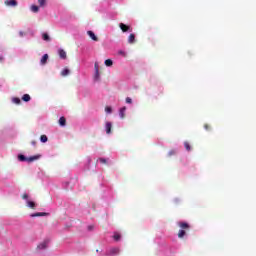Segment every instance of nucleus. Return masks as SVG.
<instances>
[{
  "label": "nucleus",
  "mask_w": 256,
  "mask_h": 256,
  "mask_svg": "<svg viewBox=\"0 0 256 256\" xmlns=\"http://www.w3.org/2000/svg\"><path fill=\"white\" fill-rule=\"evenodd\" d=\"M45 1L46 0H38L40 7H43L45 5Z\"/></svg>",
  "instance_id": "obj_28"
},
{
  "label": "nucleus",
  "mask_w": 256,
  "mask_h": 256,
  "mask_svg": "<svg viewBox=\"0 0 256 256\" xmlns=\"http://www.w3.org/2000/svg\"><path fill=\"white\" fill-rule=\"evenodd\" d=\"M4 59L5 58L3 56H0V63H3Z\"/></svg>",
  "instance_id": "obj_33"
},
{
  "label": "nucleus",
  "mask_w": 256,
  "mask_h": 256,
  "mask_svg": "<svg viewBox=\"0 0 256 256\" xmlns=\"http://www.w3.org/2000/svg\"><path fill=\"white\" fill-rule=\"evenodd\" d=\"M178 225L180 228H182V230L178 232V237L179 239H183L187 234V232H185V229H189V224H187L186 222H180L178 223Z\"/></svg>",
  "instance_id": "obj_1"
},
{
  "label": "nucleus",
  "mask_w": 256,
  "mask_h": 256,
  "mask_svg": "<svg viewBox=\"0 0 256 256\" xmlns=\"http://www.w3.org/2000/svg\"><path fill=\"white\" fill-rule=\"evenodd\" d=\"M27 207H29L30 209H35L37 205L33 201H27Z\"/></svg>",
  "instance_id": "obj_17"
},
{
  "label": "nucleus",
  "mask_w": 256,
  "mask_h": 256,
  "mask_svg": "<svg viewBox=\"0 0 256 256\" xmlns=\"http://www.w3.org/2000/svg\"><path fill=\"white\" fill-rule=\"evenodd\" d=\"M12 102L15 103V105H21V99L18 97H14L12 99Z\"/></svg>",
  "instance_id": "obj_19"
},
{
  "label": "nucleus",
  "mask_w": 256,
  "mask_h": 256,
  "mask_svg": "<svg viewBox=\"0 0 256 256\" xmlns=\"http://www.w3.org/2000/svg\"><path fill=\"white\" fill-rule=\"evenodd\" d=\"M49 59L48 54H44L42 59L40 60L41 65H45L47 63V60Z\"/></svg>",
  "instance_id": "obj_12"
},
{
  "label": "nucleus",
  "mask_w": 256,
  "mask_h": 256,
  "mask_svg": "<svg viewBox=\"0 0 256 256\" xmlns=\"http://www.w3.org/2000/svg\"><path fill=\"white\" fill-rule=\"evenodd\" d=\"M94 68H95V78L99 79V65L95 63Z\"/></svg>",
  "instance_id": "obj_15"
},
{
  "label": "nucleus",
  "mask_w": 256,
  "mask_h": 256,
  "mask_svg": "<svg viewBox=\"0 0 256 256\" xmlns=\"http://www.w3.org/2000/svg\"><path fill=\"white\" fill-rule=\"evenodd\" d=\"M22 199H29V195L23 194V195H22Z\"/></svg>",
  "instance_id": "obj_31"
},
{
  "label": "nucleus",
  "mask_w": 256,
  "mask_h": 256,
  "mask_svg": "<svg viewBox=\"0 0 256 256\" xmlns=\"http://www.w3.org/2000/svg\"><path fill=\"white\" fill-rule=\"evenodd\" d=\"M47 215H49V213L47 212H37V213L31 214L30 217H47Z\"/></svg>",
  "instance_id": "obj_7"
},
{
  "label": "nucleus",
  "mask_w": 256,
  "mask_h": 256,
  "mask_svg": "<svg viewBox=\"0 0 256 256\" xmlns=\"http://www.w3.org/2000/svg\"><path fill=\"white\" fill-rule=\"evenodd\" d=\"M40 141H41L42 143H47V141H48L47 135H41Z\"/></svg>",
  "instance_id": "obj_22"
},
{
  "label": "nucleus",
  "mask_w": 256,
  "mask_h": 256,
  "mask_svg": "<svg viewBox=\"0 0 256 256\" xmlns=\"http://www.w3.org/2000/svg\"><path fill=\"white\" fill-rule=\"evenodd\" d=\"M111 131H112L111 129H107L106 130L107 135L111 134Z\"/></svg>",
  "instance_id": "obj_34"
},
{
  "label": "nucleus",
  "mask_w": 256,
  "mask_h": 256,
  "mask_svg": "<svg viewBox=\"0 0 256 256\" xmlns=\"http://www.w3.org/2000/svg\"><path fill=\"white\" fill-rule=\"evenodd\" d=\"M184 147L186 151H191V145L189 144V142H184Z\"/></svg>",
  "instance_id": "obj_24"
},
{
  "label": "nucleus",
  "mask_w": 256,
  "mask_h": 256,
  "mask_svg": "<svg viewBox=\"0 0 256 256\" xmlns=\"http://www.w3.org/2000/svg\"><path fill=\"white\" fill-rule=\"evenodd\" d=\"M104 63L106 65V67H112L113 66V60H111V59L105 60Z\"/></svg>",
  "instance_id": "obj_18"
},
{
  "label": "nucleus",
  "mask_w": 256,
  "mask_h": 256,
  "mask_svg": "<svg viewBox=\"0 0 256 256\" xmlns=\"http://www.w3.org/2000/svg\"><path fill=\"white\" fill-rule=\"evenodd\" d=\"M70 73L71 71L68 68H65L64 70L61 71V76L67 77V75H69Z\"/></svg>",
  "instance_id": "obj_14"
},
{
  "label": "nucleus",
  "mask_w": 256,
  "mask_h": 256,
  "mask_svg": "<svg viewBox=\"0 0 256 256\" xmlns=\"http://www.w3.org/2000/svg\"><path fill=\"white\" fill-rule=\"evenodd\" d=\"M39 157H40L39 155H35V156H31V157L27 158V157H25V155H22V154L18 155V159L20 161H28L29 163H33V161H37V159H39Z\"/></svg>",
  "instance_id": "obj_2"
},
{
  "label": "nucleus",
  "mask_w": 256,
  "mask_h": 256,
  "mask_svg": "<svg viewBox=\"0 0 256 256\" xmlns=\"http://www.w3.org/2000/svg\"><path fill=\"white\" fill-rule=\"evenodd\" d=\"M93 229H95V226H94V225H89V226H88V231H93Z\"/></svg>",
  "instance_id": "obj_30"
},
{
  "label": "nucleus",
  "mask_w": 256,
  "mask_h": 256,
  "mask_svg": "<svg viewBox=\"0 0 256 256\" xmlns=\"http://www.w3.org/2000/svg\"><path fill=\"white\" fill-rule=\"evenodd\" d=\"M119 27L123 33H127V31H131V26H127L126 24L120 23Z\"/></svg>",
  "instance_id": "obj_4"
},
{
  "label": "nucleus",
  "mask_w": 256,
  "mask_h": 256,
  "mask_svg": "<svg viewBox=\"0 0 256 256\" xmlns=\"http://www.w3.org/2000/svg\"><path fill=\"white\" fill-rule=\"evenodd\" d=\"M119 253H121V249H119L118 247H113L106 252V256H115L119 255Z\"/></svg>",
  "instance_id": "obj_3"
},
{
  "label": "nucleus",
  "mask_w": 256,
  "mask_h": 256,
  "mask_svg": "<svg viewBox=\"0 0 256 256\" xmlns=\"http://www.w3.org/2000/svg\"><path fill=\"white\" fill-rule=\"evenodd\" d=\"M42 39L44 41H51V38L49 37V34H47V33H43L42 34Z\"/></svg>",
  "instance_id": "obj_21"
},
{
  "label": "nucleus",
  "mask_w": 256,
  "mask_h": 256,
  "mask_svg": "<svg viewBox=\"0 0 256 256\" xmlns=\"http://www.w3.org/2000/svg\"><path fill=\"white\" fill-rule=\"evenodd\" d=\"M19 35H20V37H23V35H25V32L20 31V32H19Z\"/></svg>",
  "instance_id": "obj_32"
},
{
  "label": "nucleus",
  "mask_w": 256,
  "mask_h": 256,
  "mask_svg": "<svg viewBox=\"0 0 256 256\" xmlns=\"http://www.w3.org/2000/svg\"><path fill=\"white\" fill-rule=\"evenodd\" d=\"M67 124V119H65V117H60L59 119V125L60 127H65V125Z\"/></svg>",
  "instance_id": "obj_11"
},
{
  "label": "nucleus",
  "mask_w": 256,
  "mask_h": 256,
  "mask_svg": "<svg viewBox=\"0 0 256 256\" xmlns=\"http://www.w3.org/2000/svg\"><path fill=\"white\" fill-rule=\"evenodd\" d=\"M31 144L34 145V146H36V145H37V142H36V141H32Z\"/></svg>",
  "instance_id": "obj_37"
},
{
  "label": "nucleus",
  "mask_w": 256,
  "mask_h": 256,
  "mask_svg": "<svg viewBox=\"0 0 256 256\" xmlns=\"http://www.w3.org/2000/svg\"><path fill=\"white\" fill-rule=\"evenodd\" d=\"M113 239L116 240V241H120L121 240V234L115 233L114 236H113Z\"/></svg>",
  "instance_id": "obj_23"
},
{
  "label": "nucleus",
  "mask_w": 256,
  "mask_h": 256,
  "mask_svg": "<svg viewBox=\"0 0 256 256\" xmlns=\"http://www.w3.org/2000/svg\"><path fill=\"white\" fill-rule=\"evenodd\" d=\"M47 245H49V241L45 240L37 246V249H47Z\"/></svg>",
  "instance_id": "obj_9"
},
{
  "label": "nucleus",
  "mask_w": 256,
  "mask_h": 256,
  "mask_svg": "<svg viewBox=\"0 0 256 256\" xmlns=\"http://www.w3.org/2000/svg\"><path fill=\"white\" fill-rule=\"evenodd\" d=\"M105 111L106 113H112L113 109L110 106H108L105 108Z\"/></svg>",
  "instance_id": "obj_27"
},
{
  "label": "nucleus",
  "mask_w": 256,
  "mask_h": 256,
  "mask_svg": "<svg viewBox=\"0 0 256 256\" xmlns=\"http://www.w3.org/2000/svg\"><path fill=\"white\" fill-rule=\"evenodd\" d=\"M22 101H25V103H29V101H31V96L29 94H24L22 96Z\"/></svg>",
  "instance_id": "obj_13"
},
{
  "label": "nucleus",
  "mask_w": 256,
  "mask_h": 256,
  "mask_svg": "<svg viewBox=\"0 0 256 256\" xmlns=\"http://www.w3.org/2000/svg\"><path fill=\"white\" fill-rule=\"evenodd\" d=\"M113 124L111 122H106V129H111Z\"/></svg>",
  "instance_id": "obj_26"
},
{
  "label": "nucleus",
  "mask_w": 256,
  "mask_h": 256,
  "mask_svg": "<svg viewBox=\"0 0 256 256\" xmlns=\"http://www.w3.org/2000/svg\"><path fill=\"white\" fill-rule=\"evenodd\" d=\"M87 35L92 39V41H99V38L95 35V32L89 30L87 31Z\"/></svg>",
  "instance_id": "obj_6"
},
{
  "label": "nucleus",
  "mask_w": 256,
  "mask_h": 256,
  "mask_svg": "<svg viewBox=\"0 0 256 256\" xmlns=\"http://www.w3.org/2000/svg\"><path fill=\"white\" fill-rule=\"evenodd\" d=\"M98 161L100 163H102L103 165H106V163H107V159H105V158H99Z\"/></svg>",
  "instance_id": "obj_25"
},
{
  "label": "nucleus",
  "mask_w": 256,
  "mask_h": 256,
  "mask_svg": "<svg viewBox=\"0 0 256 256\" xmlns=\"http://www.w3.org/2000/svg\"><path fill=\"white\" fill-rule=\"evenodd\" d=\"M31 11H32L33 13H38V12H39V6H37V5H32V6H31Z\"/></svg>",
  "instance_id": "obj_20"
},
{
  "label": "nucleus",
  "mask_w": 256,
  "mask_h": 256,
  "mask_svg": "<svg viewBox=\"0 0 256 256\" xmlns=\"http://www.w3.org/2000/svg\"><path fill=\"white\" fill-rule=\"evenodd\" d=\"M126 103L131 104V103H133V100L130 97H127L126 98Z\"/></svg>",
  "instance_id": "obj_29"
},
{
  "label": "nucleus",
  "mask_w": 256,
  "mask_h": 256,
  "mask_svg": "<svg viewBox=\"0 0 256 256\" xmlns=\"http://www.w3.org/2000/svg\"><path fill=\"white\" fill-rule=\"evenodd\" d=\"M58 54L60 59H67V52H65V50L63 49L58 50Z\"/></svg>",
  "instance_id": "obj_8"
},
{
  "label": "nucleus",
  "mask_w": 256,
  "mask_h": 256,
  "mask_svg": "<svg viewBox=\"0 0 256 256\" xmlns=\"http://www.w3.org/2000/svg\"><path fill=\"white\" fill-rule=\"evenodd\" d=\"M4 3L8 7H17V0H6Z\"/></svg>",
  "instance_id": "obj_5"
},
{
  "label": "nucleus",
  "mask_w": 256,
  "mask_h": 256,
  "mask_svg": "<svg viewBox=\"0 0 256 256\" xmlns=\"http://www.w3.org/2000/svg\"><path fill=\"white\" fill-rule=\"evenodd\" d=\"M119 54H120V55H123V56L125 57V52L120 51Z\"/></svg>",
  "instance_id": "obj_36"
},
{
  "label": "nucleus",
  "mask_w": 256,
  "mask_h": 256,
  "mask_svg": "<svg viewBox=\"0 0 256 256\" xmlns=\"http://www.w3.org/2000/svg\"><path fill=\"white\" fill-rule=\"evenodd\" d=\"M125 111H127V107H122L119 111V115L121 119H125Z\"/></svg>",
  "instance_id": "obj_10"
},
{
  "label": "nucleus",
  "mask_w": 256,
  "mask_h": 256,
  "mask_svg": "<svg viewBox=\"0 0 256 256\" xmlns=\"http://www.w3.org/2000/svg\"><path fill=\"white\" fill-rule=\"evenodd\" d=\"M128 43L133 44L135 43V34H130L128 37Z\"/></svg>",
  "instance_id": "obj_16"
},
{
  "label": "nucleus",
  "mask_w": 256,
  "mask_h": 256,
  "mask_svg": "<svg viewBox=\"0 0 256 256\" xmlns=\"http://www.w3.org/2000/svg\"><path fill=\"white\" fill-rule=\"evenodd\" d=\"M204 129H209V124H205Z\"/></svg>",
  "instance_id": "obj_35"
}]
</instances>
